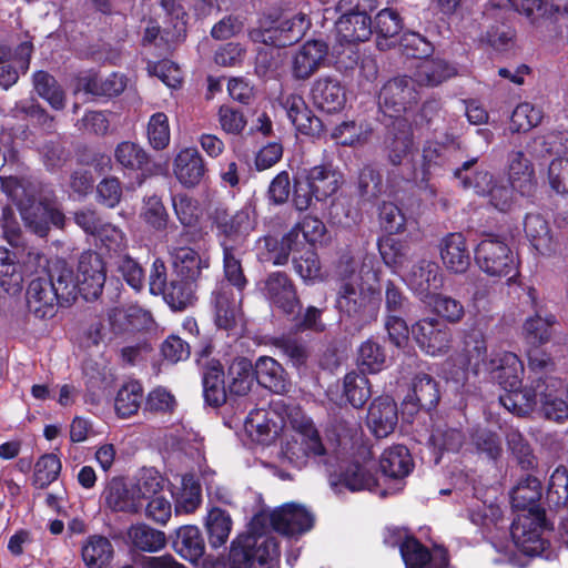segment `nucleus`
Here are the masks:
<instances>
[{"label": "nucleus", "instance_id": "nucleus-38", "mask_svg": "<svg viewBox=\"0 0 568 568\" xmlns=\"http://www.w3.org/2000/svg\"><path fill=\"white\" fill-rule=\"evenodd\" d=\"M378 251L385 265L392 268L393 273L402 275L409 258L410 247L405 241L392 235L384 236L378 241Z\"/></svg>", "mask_w": 568, "mask_h": 568}, {"label": "nucleus", "instance_id": "nucleus-34", "mask_svg": "<svg viewBox=\"0 0 568 568\" xmlns=\"http://www.w3.org/2000/svg\"><path fill=\"white\" fill-rule=\"evenodd\" d=\"M508 175L513 189L523 195L530 194L536 187V175L531 162L521 151L509 154Z\"/></svg>", "mask_w": 568, "mask_h": 568}, {"label": "nucleus", "instance_id": "nucleus-32", "mask_svg": "<svg viewBox=\"0 0 568 568\" xmlns=\"http://www.w3.org/2000/svg\"><path fill=\"white\" fill-rule=\"evenodd\" d=\"M378 262L373 254H365L356 260L353 256H343L341 258L338 268L344 278L351 280V276L356 282L362 284L372 285L379 281Z\"/></svg>", "mask_w": 568, "mask_h": 568}, {"label": "nucleus", "instance_id": "nucleus-19", "mask_svg": "<svg viewBox=\"0 0 568 568\" xmlns=\"http://www.w3.org/2000/svg\"><path fill=\"white\" fill-rule=\"evenodd\" d=\"M271 523L276 531L293 537L308 531L314 516L303 505L287 503L272 511Z\"/></svg>", "mask_w": 568, "mask_h": 568}, {"label": "nucleus", "instance_id": "nucleus-16", "mask_svg": "<svg viewBox=\"0 0 568 568\" xmlns=\"http://www.w3.org/2000/svg\"><path fill=\"white\" fill-rule=\"evenodd\" d=\"M419 348L430 356L445 355L452 345L453 334L448 327L436 318H424L410 328Z\"/></svg>", "mask_w": 568, "mask_h": 568}, {"label": "nucleus", "instance_id": "nucleus-56", "mask_svg": "<svg viewBox=\"0 0 568 568\" xmlns=\"http://www.w3.org/2000/svg\"><path fill=\"white\" fill-rule=\"evenodd\" d=\"M128 536L136 548L149 552L161 550L166 542L164 532L144 524L132 526Z\"/></svg>", "mask_w": 568, "mask_h": 568}, {"label": "nucleus", "instance_id": "nucleus-4", "mask_svg": "<svg viewBox=\"0 0 568 568\" xmlns=\"http://www.w3.org/2000/svg\"><path fill=\"white\" fill-rule=\"evenodd\" d=\"M255 517L246 534L233 540L229 556L230 568H280V549L274 536L255 528Z\"/></svg>", "mask_w": 568, "mask_h": 568}, {"label": "nucleus", "instance_id": "nucleus-11", "mask_svg": "<svg viewBox=\"0 0 568 568\" xmlns=\"http://www.w3.org/2000/svg\"><path fill=\"white\" fill-rule=\"evenodd\" d=\"M213 221L222 248H243L247 236L256 226V214L250 205L233 214L224 209H216Z\"/></svg>", "mask_w": 568, "mask_h": 568}, {"label": "nucleus", "instance_id": "nucleus-54", "mask_svg": "<svg viewBox=\"0 0 568 568\" xmlns=\"http://www.w3.org/2000/svg\"><path fill=\"white\" fill-rule=\"evenodd\" d=\"M506 394L500 396V404L509 412L524 416L532 412L537 405V394L534 389L516 387L506 389Z\"/></svg>", "mask_w": 568, "mask_h": 568}, {"label": "nucleus", "instance_id": "nucleus-40", "mask_svg": "<svg viewBox=\"0 0 568 568\" xmlns=\"http://www.w3.org/2000/svg\"><path fill=\"white\" fill-rule=\"evenodd\" d=\"M403 29L399 14L393 9H383L375 17L376 44L379 50H387L397 42Z\"/></svg>", "mask_w": 568, "mask_h": 568}, {"label": "nucleus", "instance_id": "nucleus-62", "mask_svg": "<svg viewBox=\"0 0 568 568\" xmlns=\"http://www.w3.org/2000/svg\"><path fill=\"white\" fill-rule=\"evenodd\" d=\"M344 394L352 406L362 407L372 394L369 381L365 374L356 372L346 374L344 377Z\"/></svg>", "mask_w": 568, "mask_h": 568}, {"label": "nucleus", "instance_id": "nucleus-27", "mask_svg": "<svg viewBox=\"0 0 568 568\" xmlns=\"http://www.w3.org/2000/svg\"><path fill=\"white\" fill-rule=\"evenodd\" d=\"M312 99L318 109L332 113L343 109L346 93L336 78L322 77L313 83Z\"/></svg>", "mask_w": 568, "mask_h": 568}, {"label": "nucleus", "instance_id": "nucleus-50", "mask_svg": "<svg viewBox=\"0 0 568 568\" xmlns=\"http://www.w3.org/2000/svg\"><path fill=\"white\" fill-rule=\"evenodd\" d=\"M203 392L207 404L220 406L226 399L223 369L217 362L211 363L203 373Z\"/></svg>", "mask_w": 568, "mask_h": 568}, {"label": "nucleus", "instance_id": "nucleus-17", "mask_svg": "<svg viewBox=\"0 0 568 568\" xmlns=\"http://www.w3.org/2000/svg\"><path fill=\"white\" fill-rule=\"evenodd\" d=\"M328 47L320 40H312L301 45L291 58L292 77L307 80L326 63Z\"/></svg>", "mask_w": 568, "mask_h": 568}, {"label": "nucleus", "instance_id": "nucleus-21", "mask_svg": "<svg viewBox=\"0 0 568 568\" xmlns=\"http://www.w3.org/2000/svg\"><path fill=\"white\" fill-rule=\"evenodd\" d=\"M32 43L22 42L14 50L0 47V87L8 90L19 79V73L27 72L32 53Z\"/></svg>", "mask_w": 568, "mask_h": 568}, {"label": "nucleus", "instance_id": "nucleus-57", "mask_svg": "<svg viewBox=\"0 0 568 568\" xmlns=\"http://www.w3.org/2000/svg\"><path fill=\"white\" fill-rule=\"evenodd\" d=\"M545 112L541 106L530 102L519 103L513 111L510 118V130L513 132H527L539 125Z\"/></svg>", "mask_w": 568, "mask_h": 568}, {"label": "nucleus", "instance_id": "nucleus-15", "mask_svg": "<svg viewBox=\"0 0 568 568\" xmlns=\"http://www.w3.org/2000/svg\"><path fill=\"white\" fill-rule=\"evenodd\" d=\"M417 101L414 81L407 77H398L386 82L378 97L382 112L389 118H399Z\"/></svg>", "mask_w": 568, "mask_h": 568}, {"label": "nucleus", "instance_id": "nucleus-14", "mask_svg": "<svg viewBox=\"0 0 568 568\" xmlns=\"http://www.w3.org/2000/svg\"><path fill=\"white\" fill-rule=\"evenodd\" d=\"M408 288L423 302H429L433 294L442 288L444 276L438 264L420 258L400 275Z\"/></svg>", "mask_w": 568, "mask_h": 568}, {"label": "nucleus", "instance_id": "nucleus-22", "mask_svg": "<svg viewBox=\"0 0 568 568\" xmlns=\"http://www.w3.org/2000/svg\"><path fill=\"white\" fill-rule=\"evenodd\" d=\"M398 546L406 568H450L447 552L443 548L429 552L413 537H405Z\"/></svg>", "mask_w": 568, "mask_h": 568}, {"label": "nucleus", "instance_id": "nucleus-12", "mask_svg": "<svg viewBox=\"0 0 568 568\" xmlns=\"http://www.w3.org/2000/svg\"><path fill=\"white\" fill-rule=\"evenodd\" d=\"M75 297L80 293L85 300L97 298L105 283V268L101 256L93 251H85L79 257L77 275L71 270Z\"/></svg>", "mask_w": 568, "mask_h": 568}, {"label": "nucleus", "instance_id": "nucleus-45", "mask_svg": "<svg viewBox=\"0 0 568 568\" xmlns=\"http://www.w3.org/2000/svg\"><path fill=\"white\" fill-rule=\"evenodd\" d=\"M204 525L211 547L219 548L226 544L233 526L232 518L226 510L219 507L211 508Z\"/></svg>", "mask_w": 568, "mask_h": 568}, {"label": "nucleus", "instance_id": "nucleus-9", "mask_svg": "<svg viewBox=\"0 0 568 568\" xmlns=\"http://www.w3.org/2000/svg\"><path fill=\"white\" fill-rule=\"evenodd\" d=\"M295 412L300 410H288L283 399L274 400L267 410H252L245 419V429L254 442L270 445L290 426L288 416Z\"/></svg>", "mask_w": 568, "mask_h": 568}, {"label": "nucleus", "instance_id": "nucleus-48", "mask_svg": "<svg viewBox=\"0 0 568 568\" xmlns=\"http://www.w3.org/2000/svg\"><path fill=\"white\" fill-rule=\"evenodd\" d=\"M202 501L201 486L192 475L181 478V487L175 493V514H192Z\"/></svg>", "mask_w": 568, "mask_h": 568}, {"label": "nucleus", "instance_id": "nucleus-31", "mask_svg": "<svg viewBox=\"0 0 568 568\" xmlns=\"http://www.w3.org/2000/svg\"><path fill=\"white\" fill-rule=\"evenodd\" d=\"M282 106L295 129L303 134H314L321 126V121L298 94H288L282 99Z\"/></svg>", "mask_w": 568, "mask_h": 568}, {"label": "nucleus", "instance_id": "nucleus-3", "mask_svg": "<svg viewBox=\"0 0 568 568\" xmlns=\"http://www.w3.org/2000/svg\"><path fill=\"white\" fill-rule=\"evenodd\" d=\"M1 189L18 206L24 225L34 234L43 237L50 226L63 227L64 215L57 207L37 202L33 189L24 181L13 178H0Z\"/></svg>", "mask_w": 568, "mask_h": 568}, {"label": "nucleus", "instance_id": "nucleus-55", "mask_svg": "<svg viewBox=\"0 0 568 568\" xmlns=\"http://www.w3.org/2000/svg\"><path fill=\"white\" fill-rule=\"evenodd\" d=\"M409 400H415L422 408L430 409L439 399V390L436 381L427 374H418L412 383Z\"/></svg>", "mask_w": 568, "mask_h": 568}, {"label": "nucleus", "instance_id": "nucleus-60", "mask_svg": "<svg viewBox=\"0 0 568 568\" xmlns=\"http://www.w3.org/2000/svg\"><path fill=\"white\" fill-rule=\"evenodd\" d=\"M430 445L435 453V463H439L444 452H458L464 443V435L457 428L437 426L430 435Z\"/></svg>", "mask_w": 568, "mask_h": 568}, {"label": "nucleus", "instance_id": "nucleus-43", "mask_svg": "<svg viewBox=\"0 0 568 568\" xmlns=\"http://www.w3.org/2000/svg\"><path fill=\"white\" fill-rule=\"evenodd\" d=\"M379 467L385 476L403 478L410 473L413 460L405 446L395 445L384 450L381 456Z\"/></svg>", "mask_w": 568, "mask_h": 568}, {"label": "nucleus", "instance_id": "nucleus-1", "mask_svg": "<svg viewBox=\"0 0 568 568\" xmlns=\"http://www.w3.org/2000/svg\"><path fill=\"white\" fill-rule=\"evenodd\" d=\"M27 267L39 274L27 290L29 311L39 318L52 317L58 305H70L75 301L71 268L62 258L48 260L38 251H30Z\"/></svg>", "mask_w": 568, "mask_h": 568}, {"label": "nucleus", "instance_id": "nucleus-29", "mask_svg": "<svg viewBox=\"0 0 568 568\" xmlns=\"http://www.w3.org/2000/svg\"><path fill=\"white\" fill-rule=\"evenodd\" d=\"M440 257L447 270L464 273L470 265V255L466 240L460 233L446 235L439 246Z\"/></svg>", "mask_w": 568, "mask_h": 568}, {"label": "nucleus", "instance_id": "nucleus-59", "mask_svg": "<svg viewBox=\"0 0 568 568\" xmlns=\"http://www.w3.org/2000/svg\"><path fill=\"white\" fill-rule=\"evenodd\" d=\"M143 389L140 383L129 382L124 384L118 392L115 397V410L121 417H130L134 415L142 403Z\"/></svg>", "mask_w": 568, "mask_h": 568}, {"label": "nucleus", "instance_id": "nucleus-8", "mask_svg": "<svg viewBox=\"0 0 568 568\" xmlns=\"http://www.w3.org/2000/svg\"><path fill=\"white\" fill-rule=\"evenodd\" d=\"M325 232V225L320 219L305 216L282 237L280 244L272 236L261 240L270 254L265 260L272 261L274 265H283L288 261L291 252L312 247L323 240Z\"/></svg>", "mask_w": 568, "mask_h": 568}, {"label": "nucleus", "instance_id": "nucleus-6", "mask_svg": "<svg viewBox=\"0 0 568 568\" xmlns=\"http://www.w3.org/2000/svg\"><path fill=\"white\" fill-rule=\"evenodd\" d=\"M288 422L294 434L282 446L283 457L297 468L305 466L308 459L326 463V448L311 418L295 412L288 416Z\"/></svg>", "mask_w": 568, "mask_h": 568}, {"label": "nucleus", "instance_id": "nucleus-39", "mask_svg": "<svg viewBox=\"0 0 568 568\" xmlns=\"http://www.w3.org/2000/svg\"><path fill=\"white\" fill-rule=\"evenodd\" d=\"M106 506L114 511H138L142 508V503H138L133 487L129 489L125 484L118 478H113L103 493Z\"/></svg>", "mask_w": 568, "mask_h": 568}, {"label": "nucleus", "instance_id": "nucleus-10", "mask_svg": "<svg viewBox=\"0 0 568 568\" xmlns=\"http://www.w3.org/2000/svg\"><path fill=\"white\" fill-rule=\"evenodd\" d=\"M478 267L489 276L511 280L518 274V261L509 245L497 236L481 240L475 248Z\"/></svg>", "mask_w": 568, "mask_h": 568}, {"label": "nucleus", "instance_id": "nucleus-13", "mask_svg": "<svg viewBox=\"0 0 568 568\" xmlns=\"http://www.w3.org/2000/svg\"><path fill=\"white\" fill-rule=\"evenodd\" d=\"M545 517L542 513L519 515L511 525V538L516 547L528 556H538L547 546L542 537Z\"/></svg>", "mask_w": 568, "mask_h": 568}, {"label": "nucleus", "instance_id": "nucleus-53", "mask_svg": "<svg viewBox=\"0 0 568 568\" xmlns=\"http://www.w3.org/2000/svg\"><path fill=\"white\" fill-rule=\"evenodd\" d=\"M140 219L154 232H163L169 227V214L162 200L156 195L143 199Z\"/></svg>", "mask_w": 568, "mask_h": 568}, {"label": "nucleus", "instance_id": "nucleus-42", "mask_svg": "<svg viewBox=\"0 0 568 568\" xmlns=\"http://www.w3.org/2000/svg\"><path fill=\"white\" fill-rule=\"evenodd\" d=\"M541 497L540 481L532 476H526L511 490L510 499L514 508L528 510L527 515L541 513L537 501Z\"/></svg>", "mask_w": 568, "mask_h": 568}, {"label": "nucleus", "instance_id": "nucleus-2", "mask_svg": "<svg viewBox=\"0 0 568 568\" xmlns=\"http://www.w3.org/2000/svg\"><path fill=\"white\" fill-rule=\"evenodd\" d=\"M460 371L470 369L475 375L484 374L497 382L505 390L521 385L524 364L519 357L507 351L487 354L485 334L471 329L464 336Z\"/></svg>", "mask_w": 568, "mask_h": 568}, {"label": "nucleus", "instance_id": "nucleus-63", "mask_svg": "<svg viewBox=\"0 0 568 568\" xmlns=\"http://www.w3.org/2000/svg\"><path fill=\"white\" fill-rule=\"evenodd\" d=\"M146 138L153 150L166 149L171 141V129L169 118L164 112L152 114L146 125Z\"/></svg>", "mask_w": 568, "mask_h": 568}, {"label": "nucleus", "instance_id": "nucleus-26", "mask_svg": "<svg viewBox=\"0 0 568 568\" xmlns=\"http://www.w3.org/2000/svg\"><path fill=\"white\" fill-rule=\"evenodd\" d=\"M376 484L375 475L366 465L351 464L339 474L329 476V485L336 494H342L344 488L352 493L372 490Z\"/></svg>", "mask_w": 568, "mask_h": 568}, {"label": "nucleus", "instance_id": "nucleus-44", "mask_svg": "<svg viewBox=\"0 0 568 568\" xmlns=\"http://www.w3.org/2000/svg\"><path fill=\"white\" fill-rule=\"evenodd\" d=\"M81 556L87 568H104L112 559L113 547L103 536H90L82 545Z\"/></svg>", "mask_w": 568, "mask_h": 568}, {"label": "nucleus", "instance_id": "nucleus-58", "mask_svg": "<svg viewBox=\"0 0 568 568\" xmlns=\"http://www.w3.org/2000/svg\"><path fill=\"white\" fill-rule=\"evenodd\" d=\"M357 363L363 374L379 373L386 367L385 351L377 342L367 339L358 348Z\"/></svg>", "mask_w": 568, "mask_h": 568}, {"label": "nucleus", "instance_id": "nucleus-64", "mask_svg": "<svg viewBox=\"0 0 568 568\" xmlns=\"http://www.w3.org/2000/svg\"><path fill=\"white\" fill-rule=\"evenodd\" d=\"M114 158L123 169L141 170L149 162L146 151L138 143L123 141L114 150Z\"/></svg>", "mask_w": 568, "mask_h": 568}, {"label": "nucleus", "instance_id": "nucleus-7", "mask_svg": "<svg viewBox=\"0 0 568 568\" xmlns=\"http://www.w3.org/2000/svg\"><path fill=\"white\" fill-rule=\"evenodd\" d=\"M306 6L293 16L263 17L256 28L250 31L253 42L274 47H287L301 40L311 27L310 10Z\"/></svg>", "mask_w": 568, "mask_h": 568}, {"label": "nucleus", "instance_id": "nucleus-20", "mask_svg": "<svg viewBox=\"0 0 568 568\" xmlns=\"http://www.w3.org/2000/svg\"><path fill=\"white\" fill-rule=\"evenodd\" d=\"M173 174L184 187L199 185L206 172V163L195 146L180 149L173 159Z\"/></svg>", "mask_w": 568, "mask_h": 568}, {"label": "nucleus", "instance_id": "nucleus-52", "mask_svg": "<svg viewBox=\"0 0 568 568\" xmlns=\"http://www.w3.org/2000/svg\"><path fill=\"white\" fill-rule=\"evenodd\" d=\"M33 88L39 97L45 100L51 108L62 110L65 105V95L57 80L45 71L33 74Z\"/></svg>", "mask_w": 568, "mask_h": 568}, {"label": "nucleus", "instance_id": "nucleus-35", "mask_svg": "<svg viewBox=\"0 0 568 568\" xmlns=\"http://www.w3.org/2000/svg\"><path fill=\"white\" fill-rule=\"evenodd\" d=\"M240 292L235 295L234 291L226 286L221 285L214 292V308H215V323L220 328H232L240 315Z\"/></svg>", "mask_w": 568, "mask_h": 568}, {"label": "nucleus", "instance_id": "nucleus-23", "mask_svg": "<svg viewBox=\"0 0 568 568\" xmlns=\"http://www.w3.org/2000/svg\"><path fill=\"white\" fill-rule=\"evenodd\" d=\"M524 230L539 255L550 257L560 251V244L542 215L537 213L527 214L524 221Z\"/></svg>", "mask_w": 568, "mask_h": 568}, {"label": "nucleus", "instance_id": "nucleus-49", "mask_svg": "<svg viewBox=\"0 0 568 568\" xmlns=\"http://www.w3.org/2000/svg\"><path fill=\"white\" fill-rule=\"evenodd\" d=\"M476 162L477 159L475 158L464 162L462 168L456 169L454 174L465 189H473L476 194L487 196L489 189L495 183L493 182V176L486 171L470 172Z\"/></svg>", "mask_w": 568, "mask_h": 568}, {"label": "nucleus", "instance_id": "nucleus-37", "mask_svg": "<svg viewBox=\"0 0 568 568\" xmlns=\"http://www.w3.org/2000/svg\"><path fill=\"white\" fill-rule=\"evenodd\" d=\"M174 550L184 559L195 562L205 550L204 539L199 527L193 525L182 526L176 530L173 541Z\"/></svg>", "mask_w": 568, "mask_h": 568}, {"label": "nucleus", "instance_id": "nucleus-28", "mask_svg": "<svg viewBox=\"0 0 568 568\" xmlns=\"http://www.w3.org/2000/svg\"><path fill=\"white\" fill-rule=\"evenodd\" d=\"M264 290L268 300L285 314L295 313L298 307V300L286 274L276 272L268 275Z\"/></svg>", "mask_w": 568, "mask_h": 568}, {"label": "nucleus", "instance_id": "nucleus-46", "mask_svg": "<svg viewBox=\"0 0 568 568\" xmlns=\"http://www.w3.org/2000/svg\"><path fill=\"white\" fill-rule=\"evenodd\" d=\"M555 322L556 318L552 314L537 310L535 315L528 317L523 325L525 338L532 345L547 343L550 339L551 326Z\"/></svg>", "mask_w": 568, "mask_h": 568}, {"label": "nucleus", "instance_id": "nucleus-30", "mask_svg": "<svg viewBox=\"0 0 568 568\" xmlns=\"http://www.w3.org/2000/svg\"><path fill=\"white\" fill-rule=\"evenodd\" d=\"M305 181L317 201H323L337 192L342 175L331 165H315L306 171Z\"/></svg>", "mask_w": 568, "mask_h": 568}, {"label": "nucleus", "instance_id": "nucleus-18", "mask_svg": "<svg viewBox=\"0 0 568 568\" xmlns=\"http://www.w3.org/2000/svg\"><path fill=\"white\" fill-rule=\"evenodd\" d=\"M516 11L527 19L537 37L550 39L557 34L554 8L548 0H517Z\"/></svg>", "mask_w": 568, "mask_h": 568}, {"label": "nucleus", "instance_id": "nucleus-25", "mask_svg": "<svg viewBox=\"0 0 568 568\" xmlns=\"http://www.w3.org/2000/svg\"><path fill=\"white\" fill-rule=\"evenodd\" d=\"M336 39L341 44L366 41L372 36L371 17L363 11L343 13L335 23Z\"/></svg>", "mask_w": 568, "mask_h": 568}, {"label": "nucleus", "instance_id": "nucleus-47", "mask_svg": "<svg viewBox=\"0 0 568 568\" xmlns=\"http://www.w3.org/2000/svg\"><path fill=\"white\" fill-rule=\"evenodd\" d=\"M195 281L180 277V280L172 281L161 295L173 311H184L195 304Z\"/></svg>", "mask_w": 568, "mask_h": 568}, {"label": "nucleus", "instance_id": "nucleus-33", "mask_svg": "<svg viewBox=\"0 0 568 568\" xmlns=\"http://www.w3.org/2000/svg\"><path fill=\"white\" fill-rule=\"evenodd\" d=\"M170 255L176 275L183 280L196 281L202 270L209 267V260L186 246H171Z\"/></svg>", "mask_w": 568, "mask_h": 568}, {"label": "nucleus", "instance_id": "nucleus-24", "mask_svg": "<svg viewBox=\"0 0 568 568\" xmlns=\"http://www.w3.org/2000/svg\"><path fill=\"white\" fill-rule=\"evenodd\" d=\"M398 422L397 405L389 396L375 398L367 413V426L377 438L392 434Z\"/></svg>", "mask_w": 568, "mask_h": 568}, {"label": "nucleus", "instance_id": "nucleus-41", "mask_svg": "<svg viewBox=\"0 0 568 568\" xmlns=\"http://www.w3.org/2000/svg\"><path fill=\"white\" fill-rule=\"evenodd\" d=\"M456 74V68L440 59L420 61L414 72V83L435 87Z\"/></svg>", "mask_w": 568, "mask_h": 568}, {"label": "nucleus", "instance_id": "nucleus-61", "mask_svg": "<svg viewBox=\"0 0 568 568\" xmlns=\"http://www.w3.org/2000/svg\"><path fill=\"white\" fill-rule=\"evenodd\" d=\"M0 285L9 295L22 290V275L18 272L13 254L0 247Z\"/></svg>", "mask_w": 568, "mask_h": 568}, {"label": "nucleus", "instance_id": "nucleus-5", "mask_svg": "<svg viewBox=\"0 0 568 568\" xmlns=\"http://www.w3.org/2000/svg\"><path fill=\"white\" fill-rule=\"evenodd\" d=\"M379 294L373 285L343 278L336 298L341 321L354 329H361L375 321L379 311Z\"/></svg>", "mask_w": 568, "mask_h": 568}, {"label": "nucleus", "instance_id": "nucleus-51", "mask_svg": "<svg viewBox=\"0 0 568 568\" xmlns=\"http://www.w3.org/2000/svg\"><path fill=\"white\" fill-rule=\"evenodd\" d=\"M229 390L239 396L246 395L254 385L253 365L246 358L234 361L229 368Z\"/></svg>", "mask_w": 568, "mask_h": 568}, {"label": "nucleus", "instance_id": "nucleus-36", "mask_svg": "<svg viewBox=\"0 0 568 568\" xmlns=\"http://www.w3.org/2000/svg\"><path fill=\"white\" fill-rule=\"evenodd\" d=\"M254 374L257 383L263 387L282 394L288 390L290 384L286 379L282 365L268 356L260 357L254 365Z\"/></svg>", "mask_w": 568, "mask_h": 568}]
</instances>
